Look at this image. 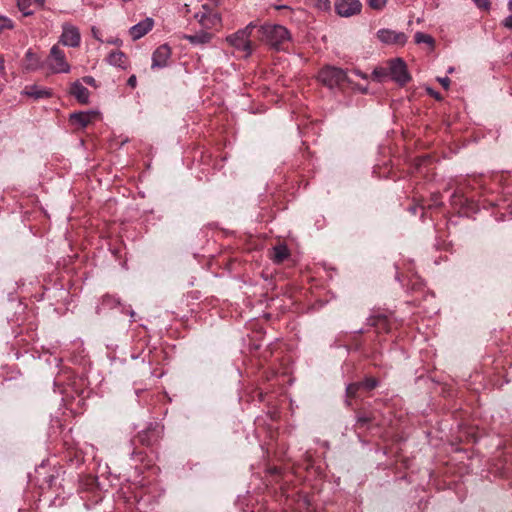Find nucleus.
<instances>
[{
	"mask_svg": "<svg viewBox=\"0 0 512 512\" xmlns=\"http://www.w3.org/2000/svg\"><path fill=\"white\" fill-rule=\"evenodd\" d=\"M316 6L320 10L328 11L331 8L330 0H316Z\"/></svg>",
	"mask_w": 512,
	"mask_h": 512,
	"instance_id": "nucleus-30",
	"label": "nucleus"
},
{
	"mask_svg": "<svg viewBox=\"0 0 512 512\" xmlns=\"http://www.w3.org/2000/svg\"><path fill=\"white\" fill-rule=\"evenodd\" d=\"M31 4V0H17V6L24 16H29L32 14V11L29 10Z\"/></svg>",
	"mask_w": 512,
	"mask_h": 512,
	"instance_id": "nucleus-26",
	"label": "nucleus"
},
{
	"mask_svg": "<svg viewBox=\"0 0 512 512\" xmlns=\"http://www.w3.org/2000/svg\"><path fill=\"white\" fill-rule=\"evenodd\" d=\"M23 93L26 96L33 98L34 100L47 99V98L52 97V95H53V92L51 89L42 88L37 85H27L24 88Z\"/></svg>",
	"mask_w": 512,
	"mask_h": 512,
	"instance_id": "nucleus-16",
	"label": "nucleus"
},
{
	"mask_svg": "<svg viewBox=\"0 0 512 512\" xmlns=\"http://www.w3.org/2000/svg\"><path fill=\"white\" fill-rule=\"evenodd\" d=\"M390 77L400 86H405L410 80L406 63L401 58L391 59L387 62Z\"/></svg>",
	"mask_w": 512,
	"mask_h": 512,
	"instance_id": "nucleus-4",
	"label": "nucleus"
},
{
	"mask_svg": "<svg viewBox=\"0 0 512 512\" xmlns=\"http://www.w3.org/2000/svg\"><path fill=\"white\" fill-rule=\"evenodd\" d=\"M257 38L271 49L285 51L291 42L289 30L280 24L266 23L257 27Z\"/></svg>",
	"mask_w": 512,
	"mask_h": 512,
	"instance_id": "nucleus-1",
	"label": "nucleus"
},
{
	"mask_svg": "<svg viewBox=\"0 0 512 512\" xmlns=\"http://www.w3.org/2000/svg\"><path fill=\"white\" fill-rule=\"evenodd\" d=\"M377 38L385 44H395L403 46L407 41V36L403 32H396L390 29H380L377 32Z\"/></svg>",
	"mask_w": 512,
	"mask_h": 512,
	"instance_id": "nucleus-11",
	"label": "nucleus"
},
{
	"mask_svg": "<svg viewBox=\"0 0 512 512\" xmlns=\"http://www.w3.org/2000/svg\"><path fill=\"white\" fill-rule=\"evenodd\" d=\"M4 63H5V60L2 56H0V71H3L5 66H4Z\"/></svg>",
	"mask_w": 512,
	"mask_h": 512,
	"instance_id": "nucleus-37",
	"label": "nucleus"
},
{
	"mask_svg": "<svg viewBox=\"0 0 512 512\" xmlns=\"http://www.w3.org/2000/svg\"><path fill=\"white\" fill-rule=\"evenodd\" d=\"M443 203L441 202V194L440 193H433L431 195L430 203L428 204V207H441Z\"/></svg>",
	"mask_w": 512,
	"mask_h": 512,
	"instance_id": "nucleus-27",
	"label": "nucleus"
},
{
	"mask_svg": "<svg viewBox=\"0 0 512 512\" xmlns=\"http://www.w3.org/2000/svg\"><path fill=\"white\" fill-rule=\"evenodd\" d=\"M450 204L460 213L466 212V208L469 207L470 202L468 197L464 194L463 189L457 188L450 197Z\"/></svg>",
	"mask_w": 512,
	"mask_h": 512,
	"instance_id": "nucleus-14",
	"label": "nucleus"
},
{
	"mask_svg": "<svg viewBox=\"0 0 512 512\" xmlns=\"http://www.w3.org/2000/svg\"><path fill=\"white\" fill-rule=\"evenodd\" d=\"M40 65L39 57L32 51V49H28L24 59H23V67L27 71H34Z\"/></svg>",
	"mask_w": 512,
	"mask_h": 512,
	"instance_id": "nucleus-21",
	"label": "nucleus"
},
{
	"mask_svg": "<svg viewBox=\"0 0 512 512\" xmlns=\"http://www.w3.org/2000/svg\"><path fill=\"white\" fill-rule=\"evenodd\" d=\"M80 40L81 36L79 29L69 23H64L62 26L60 42L65 46L78 47Z\"/></svg>",
	"mask_w": 512,
	"mask_h": 512,
	"instance_id": "nucleus-9",
	"label": "nucleus"
},
{
	"mask_svg": "<svg viewBox=\"0 0 512 512\" xmlns=\"http://www.w3.org/2000/svg\"><path fill=\"white\" fill-rule=\"evenodd\" d=\"M411 213L416 214L417 206H413L410 208Z\"/></svg>",
	"mask_w": 512,
	"mask_h": 512,
	"instance_id": "nucleus-41",
	"label": "nucleus"
},
{
	"mask_svg": "<svg viewBox=\"0 0 512 512\" xmlns=\"http://www.w3.org/2000/svg\"><path fill=\"white\" fill-rule=\"evenodd\" d=\"M127 84L132 87V88H135L136 87V84H137V79H136V76L135 75H131L127 81Z\"/></svg>",
	"mask_w": 512,
	"mask_h": 512,
	"instance_id": "nucleus-34",
	"label": "nucleus"
},
{
	"mask_svg": "<svg viewBox=\"0 0 512 512\" xmlns=\"http://www.w3.org/2000/svg\"><path fill=\"white\" fill-rule=\"evenodd\" d=\"M429 93H430V95H433L436 99H438V100L441 99V96L439 95V93H435L432 90H429Z\"/></svg>",
	"mask_w": 512,
	"mask_h": 512,
	"instance_id": "nucleus-38",
	"label": "nucleus"
},
{
	"mask_svg": "<svg viewBox=\"0 0 512 512\" xmlns=\"http://www.w3.org/2000/svg\"><path fill=\"white\" fill-rule=\"evenodd\" d=\"M477 7L481 9H488L490 6V0H473Z\"/></svg>",
	"mask_w": 512,
	"mask_h": 512,
	"instance_id": "nucleus-31",
	"label": "nucleus"
},
{
	"mask_svg": "<svg viewBox=\"0 0 512 512\" xmlns=\"http://www.w3.org/2000/svg\"><path fill=\"white\" fill-rule=\"evenodd\" d=\"M368 324L374 327L377 333H388L390 331L389 319L384 315L370 317Z\"/></svg>",
	"mask_w": 512,
	"mask_h": 512,
	"instance_id": "nucleus-17",
	"label": "nucleus"
},
{
	"mask_svg": "<svg viewBox=\"0 0 512 512\" xmlns=\"http://www.w3.org/2000/svg\"><path fill=\"white\" fill-rule=\"evenodd\" d=\"M362 4L359 0H337L335 10L342 17H350L360 13Z\"/></svg>",
	"mask_w": 512,
	"mask_h": 512,
	"instance_id": "nucleus-10",
	"label": "nucleus"
},
{
	"mask_svg": "<svg viewBox=\"0 0 512 512\" xmlns=\"http://www.w3.org/2000/svg\"><path fill=\"white\" fill-rule=\"evenodd\" d=\"M98 114L96 112H75L70 115L69 121L76 128H85L92 123Z\"/></svg>",
	"mask_w": 512,
	"mask_h": 512,
	"instance_id": "nucleus-12",
	"label": "nucleus"
},
{
	"mask_svg": "<svg viewBox=\"0 0 512 512\" xmlns=\"http://www.w3.org/2000/svg\"><path fill=\"white\" fill-rule=\"evenodd\" d=\"M376 424V416L373 412L367 411L365 409L359 410L357 412V423L356 428H369L370 425Z\"/></svg>",
	"mask_w": 512,
	"mask_h": 512,
	"instance_id": "nucleus-18",
	"label": "nucleus"
},
{
	"mask_svg": "<svg viewBox=\"0 0 512 512\" xmlns=\"http://www.w3.org/2000/svg\"><path fill=\"white\" fill-rule=\"evenodd\" d=\"M154 25V21L152 18H146L145 20L139 22L138 24L132 26L129 30V33L133 40H138L144 35H146Z\"/></svg>",
	"mask_w": 512,
	"mask_h": 512,
	"instance_id": "nucleus-15",
	"label": "nucleus"
},
{
	"mask_svg": "<svg viewBox=\"0 0 512 512\" xmlns=\"http://www.w3.org/2000/svg\"><path fill=\"white\" fill-rule=\"evenodd\" d=\"M373 76L376 80L382 82L388 76H390L388 65L386 67L376 68L373 71Z\"/></svg>",
	"mask_w": 512,
	"mask_h": 512,
	"instance_id": "nucleus-24",
	"label": "nucleus"
},
{
	"mask_svg": "<svg viewBox=\"0 0 512 512\" xmlns=\"http://www.w3.org/2000/svg\"><path fill=\"white\" fill-rule=\"evenodd\" d=\"M47 65L53 73H68L70 65L66 61L65 53L58 45H54L47 58Z\"/></svg>",
	"mask_w": 512,
	"mask_h": 512,
	"instance_id": "nucleus-5",
	"label": "nucleus"
},
{
	"mask_svg": "<svg viewBox=\"0 0 512 512\" xmlns=\"http://www.w3.org/2000/svg\"><path fill=\"white\" fill-rule=\"evenodd\" d=\"M414 39H415V42L418 44L426 43L431 46L434 44V39L430 35L422 33V32H417L414 36Z\"/></svg>",
	"mask_w": 512,
	"mask_h": 512,
	"instance_id": "nucleus-25",
	"label": "nucleus"
},
{
	"mask_svg": "<svg viewBox=\"0 0 512 512\" xmlns=\"http://www.w3.org/2000/svg\"><path fill=\"white\" fill-rule=\"evenodd\" d=\"M184 38L193 45H204L211 41L213 38V33L200 31L196 32L195 34L185 35Z\"/></svg>",
	"mask_w": 512,
	"mask_h": 512,
	"instance_id": "nucleus-20",
	"label": "nucleus"
},
{
	"mask_svg": "<svg viewBox=\"0 0 512 512\" xmlns=\"http://www.w3.org/2000/svg\"><path fill=\"white\" fill-rule=\"evenodd\" d=\"M256 27L257 26L251 22L244 29L238 30L234 34L227 36L226 41L235 49L244 52L245 56H249L255 48L250 37Z\"/></svg>",
	"mask_w": 512,
	"mask_h": 512,
	"instance_id": "nucleus-2",
	"label": "nucleus"
},
{
	"mask_svg": "<svg viewBox=\"0 0 512 512\" xmlns=\"http://www.w3.org/2000/svg\"><path fill=\"white\" fill-rule=\"evenodd\" d=\"M199 18L200 25L205 29L218 30L221 27V17L215 10L203 6V11L196 15Z\"/></svg>",
	"mask_w": 512,
	"mask_h": 512,
	"instance_id": "nucleus-7",
	"label": "nucleus"
},
{
	"mask_svg": "<svg viewBox=\"0 0 512 512\" xmlns=\"http://www.w3.org/2000/svg\"><path fill=\"white\" fill-rule=\"evenodd\" d=\"M318 80L328 88L342 87L348 80L346 72L338 67L326 66L318 73Z\"/></svg>",
	"mask_w": 512,
	"mask_h": 512,
	"instance_id": "nucleus-3",
	"label": "nucleus"
},
{
	"mask_svg": "<svg viewBox=\"0 0 512 512\" xmlns=\"http://www.w3.org/2000/svg\"><path fill=\"white\" fill-rule=\"evenodd\" d=\"M275 8H276L277 10H281V9H287V8H289V7H288V6H286V5H277V6H275Z\"/></svg>",
	"mask_w": 512,
	"mask_h": 512,
	"instance_id": "nucleus-39",
	"label": "nucleus"
},
{
	"mask_svg": "<svg viewBox=\"0 0 512 512\" xmlns=\"http://www.w3.org/2000/svg\"><path fill=\"white\" fill-rule=\"evenodd\" d=\"M368 5L372 9L381 10L385 5V1L384 0H368Z\"/></svg>",
	"mask_w": 512,
	"mask_h": 512,
	"instance_id": "nucleus-29",
	"label": "nucleus"
},
{
	"mask_svg": "<svg viewBox=\"0 0 512 512\" xmlns=\"http://www.w3.org/2000/svg\"><path fill=\"white\" fill-rule=\"evenodd\" d=\"M12 28L13 22L9 18L0 15V33L3 32L5 29Z\"/></svg>",
	"mask_w": 512,
	"mask_h": 512,
	"instance_id": "nucleus-28",
	"label": "nucleus"
},
{
	"mask_svg": "<svg viewBox=\"0 0 512 512\" xmlns=\"http://www.w3.org/2000/svg\"><path fill=\"white\" fill-rule=\"evenodd\" d=\"M95 481H96V478L89 477V478H87V485L92 486V485H94Z\"/></svg>",
	"mask_w": 512,
	"mask_h": 512,
	"instance_id": "nucleus-36",
	"label": "nucleus"
},
{
	"mask_svg": "<svg viewBox=\"0 0 512 512\" xmlns=\"http://www.w3.org/2000/svg\"><path fill=\"white\" fill-rule=\"evenodd\" d=\"M70 93L78 100L79 103H88L89 90L85 86H83L79 81H76L71 85Z\"/></svg>",
	"mask_w": 512,
	"mask_h": 512,
	"instance_id": "nucleus-19",
	"label": "nucleus"
},
{
	"mask_svg": "<svg viewBox=\"0 0 512 512\" xmlns=\"http://www.w3.org/2000/svg\"><path fill=\"white\" fill-rule=\"evenodd\" d=\"M504 26H505L506 28L512 29V15L508 16V17L504 20Z\"/></svg>",
	"mask_w": 512,
	"mask_h": 512,
	"instance_id": "nucleus-35",
	"label": "nucleus"
},
{
	"mask_svg": "<svg viewBox=\"0 0 512 512\" xmlns=\"http://www.w3.org/2000/svg\"><path fill=\"white\" fill-rule=\"evenodd\" d=\"M439 83L443 88L448 89L450 85V79L448 77L438 78Z\"/></svg>",
	"mask_w": 512,
	"mask_h": 512,
	"instance_id": "nucleus-33",
	"label": "nucleus"
},
{
	"mask_svg": "<svg viewBox=\"0 0 512 512\" xmlns=\"http://www.w3.org/2000/svg\"><path fill=\"white\" fill-rule=\"evenodd\" d=\"M82 80L85 84L96 87V80L92 76H85Z\"/></svg>",
	"mask_w": 512,
	"mask_h": 512,
	"instance_id": "nucleus-32",
	"label": "nucleus"
},
{
	"mask_svg": "<svg viewBox=\"0 0 512 512\" xmlns=\"http://www.w3.org/2000/svg\"><path fill=\"white\" fill-rule=\"evenodd\" d=\"M289 255V250L285 245H278L273 248L272 259L275 263H283Z\"/></svg>",
	"mask_w": 512,
	"mask_h": 512,
	"instance_id": "nucleus-23",
	"label": "nucleus"
},
{
	"mask_svg": "<svg viewBox=\"0 0 512 512\" xmlns=\"http://www.w3.org/2000/svg\"><path fill=\"white\" fill-rule=\"evenodd\" d=\"M127 57L122 51H112L108 57L107 61L109 64L124 68L126 64Z\"/></svg>",
	"mask_w": 512,
	"mask_h": 512,
	"instance_id": "nucleus-22",
	"label": "nucleus"
},
{
	"mask_svg": "<svg viewBox=\"0 0 512 512\" xmlns=\"http://www.w3.org/2000/svg\"><path fill=\"white\" fill-rule=\"evenodd\" d=\"M50 482H52V480L54 479V476L53 475H50Z\"/></svg>",
	"mask_w": 512,
	"mask_h": 512,
	"instance_id": "nucleus-43",
	"label": "nucleus"
},
{
	"mask_svg": "<svg viewBox=\"0 0 512 512\" xmlns=\"http://www.w3.org/2000/svg\"><path fill=\"white\" fill-rule=\"evenodd\" d=\"M159 438V434L155 428H147L141 432H139L133 439L132 444L134 445L133 454H136V449L138 446L150 447L154 445Z\"/></svg>",
	"mask_w": 512,
	"mask_h": 512,
	"instance_id": "nucleus-8",
	"label": "nucleus"
},
{
	"mask_svg": "<svg viewBox=\"0 0 512 512\" xmlns=\"http://www.w3.org/2000/svg\"><path fill=\"white\" fill-rule=\"evenodd\" d=\"M508 8H509V10L512 12V0H510V1H509V3H508Z\"/></svg>",
	"mask_w": 512,
	"mask_h": 512,
	"instance_id": "nucleus-42",
	"label": "nucleus"
},
{
	"mask_svg": "<svg viewBox=\"0 0 512 512\" xmlns=\"http://www.w3.org/2000/svg\"><path fill=\"white\" fill-rule=\"evenodd\" d=\"M35 3H37L39 6H42L44 4L45 0H34Z\"/></svg>",
	"mask_w": 512,
	"mask_h": 512,
	"instance_id": "nucleus-40",
	"label": "nucleus"
},
{
	"mask_svg": "<svg viewBox=\"0 0 512 512\" xmlns=\"http://www.w3.org/2000/svg\"><path fill=\"white\" fill-rule=\"evenodd\" d=\"M171 56V49L167 44L159 46L152 56V67H165Z\"/></svg>",
	"mask_w": 512,
	"mask_h": 512,
	"instance_id": "nucleus-13",
	"label": "nucleus"
},
{
	"mask_svg": "<svg viewBox=\"0 0 512 512\" xmlns=\"http://www.w3.org/2000/svg\"><path fill=\"white\" fill-rule=\"evenodd\" d=\"M378 386V380L374 377H366L363 381L351 383L346 389V395L349 399L363 397L364 393H369Z\"/></svg>",
	"mask_w": 512,
	"mask_h": 512,
	"instance_id": "nucleus-6",
	"label": "nucleus"
}]
</instances>
